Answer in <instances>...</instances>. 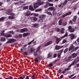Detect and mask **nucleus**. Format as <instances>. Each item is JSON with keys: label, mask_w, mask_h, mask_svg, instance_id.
Segmentation results:
<instances>
[{"label": "nucleus", "mask_w": 79, "mask_h": 79, "mask_svg": "<svg viewBox=\"0 0 79 79\" xmlns=\"http://www.w3.org/2000/svg\"><path fill=\"white\" fill-rule=\"evenodd\" d=\"M40 47L39 46L37 49L36 52H35L33 53V55L35 56H37L38 58H40V54H41V52L40 51Z\"/></svg>", "instance_id": "obj_1"}, {"label": "nucleus", "mask_w": 79, "mask_h": 79, "mask_svg": "<svg viewBox=\"0 0 79 79\" xmlns=\"http://www.w3.org/2000/svg\"><path fill=\"white\" fill-rule=\"evenodd\" d=\"M68 30L70 32H74L75 31V30L73 28H72V27L71 26L68 27Z\"/></svg>", "instance_id": "obj_2"}, {"label": "nucleus", "mask_w": 79, "mask_h": 79, "mask_svg": "<svg viewBox=\"0 0 79 79\" xmlns=\"http://www.w3.org/2000/svg\"><path fill=\"white\" fill-rule=\"evenodd\" d=\"M28 31V29L27 28H24L23 29H21L20 31L19 30H18L17 31V32H26Z\"/></svg>", "instance_id": "obj_3"}, {"label": "nucleus", "mask_w": 79, "mask_h": 79, "mask_svg": "<svg viewBox=\"0 0 79 79\" xmlns=\"http://www.w3.org/2000/svg\"><path fill=\"white\" fill-rule=\"evenodd\" d=\"M10 15L12 16H9L8 18L9 19H15V17L14 16L15 15V14L11 13L10 14Z\"/></svg>", "instance_id": "obj_4"}, {"label": "nucleus", "mask_w": 79, "mask_h": 79, "mask_svg": "<svg viewBox=\"0 0 79 79\" xmlns=\"http://www.w3.org/2000/svg\"><path fill=\"white\" fill-rule=\"evenodd\" d=\"M71 14V12H69L68 13H67L66 14H64V15L63 16H62V18H64V17H65V16H68V15H70Z\"/></svg>", "instance_id": "obj_5"}, {"label": "nucleus", "mask_w": 79, "mask_h": 79, "mask_svg": "<svg viewBox=\"0 0 79 79\" xmlns=\"http://www.w3.org/2000/svg\"><path fill=\"white\" fill-rule=\"evenodd\" d=\"M16 41V40L13 39H10L9 41H8V43H13V42H15Z\"/></svg>", "instance_id": "obj_6"}, {"label": "nucleus", "mask_w": 79, "mask_h": 79, "mask_svg": "<svg viewBox=\"0 0 79 79\" xmlns=\"http://www.w3.org/2000/svg\"><path fill=\"white\" fill-rule=\"evenodd\" d=\"M63 48V46H58L56 45L55 47V48L56 50H59V49H60V48Z\"/></svg>", "instance_id": "obj_7"}, {"label": "nucleus", "mask_w": 79, "mask_h": 79, "mask_svg": "<svg viewBox=\"0 0 79 79\" xmlns=\"http://www.w3.org/2000/svg\"><path fill=\"white\" fill-rule=\"evenodd\" d=\"M39 6L38 5V4H37V3H34L33 7L35 9H36V8H38Z\"/></svg>", "instance_id": "obj_8"}, {"label": "nucleus", "mask_w": 79, "mask_h": 79, "mask_svg": "<svg viewBox=\"0 0 79 79\" xmlns=\"http://www.w3.org/2000/svg\"><path fill=\"white\" fill-rule=\"evenodd\" d=\"M77 56V54L73 53L72 55L71 56L73 58H74L75 57H76Z\"/></svg>", "instance_id": "obj_9"}, {"label": "nucleus", "mask_w": 79, "mask_h": 79, "mask_svg": "<svg viewBox=\"0 0 79 79\" xmlns=\"http://www.w3.org/2000/svg\"><path fill=\"white\" fill-rule=\"evenodd\" d=\"M52 43V41H49V42H48V43L46 44H45L44 45V46L47 47V46H48V45H50V44H51Z\"/></svg>", "instance_id": "obj_10"}, {"label": "nucleus", "mask_w": 79, "mask_h": 79, "mask_svg": "<svg viewBox=\"0 0 79 79\" xmlns=\"http://www.w3.org/2000/svg\"><path fill=\"white\" fill-rule=\"evenodd\" d=\"M34 41V40H33L30 42L29 43H28L27 44H25L24 45V46L25 47H27V45H30V44H32V42H33V41Z\"/></svg>", "instance_id": "obj_11"}, {"label": "nucleus", "mask_w": 79, "mask_h": 79, "mask_svg": "<svg viewBox=\"0 0 79 79\" xmlns=\"http://www.w3.org/2000/svg\"><path fill=\"white\" fill-rule=\"evenodd\" d=\"M4 37H11L12 35L11 34L6 35V34L4 35Z\"/></svg>", "instance_id": "obj_12"}, {"label": "nucleus", "mask_w": 79, "mask_h": 79, "mask_svg": "<svg viewBox=\"0 0 79 79\" xmlns=\"http://www.w3.org/2000/svg\"><path fill=\"white\" fill-rule=\"evenodd\" d=\"M48 10H51V11H53H53L55 10V7H50L48 9Z\"/></svg>", "instance_id": "obj_13"}, {"label": "nucleus", "mask_w": 79, "mask_h": 79, "mask_svg": "<svg viewBox=\"0 0 79 79\" xmlns=\"http://www.w3.org/2000/svg\"><path fill=\"white\" fill-rule=\"evenodd\" d=\"M70 35L71 36V39L72 40L74 39V37L75 36V35L74 34H71Z\"/></svg>", "instance_id": "obj_14"}, {"label": "nucleus", "mask_w": 79, "mask_h": 79, "mask_svg": "<svg viewBox=\"0 0 79 79\" xmlns=\"http://www.w3.org/2000/svg\"><path fill=\"white\" fill-rule=\"evenodd\" d=\"M37 3L38 6H39L40 5H43V4L44 3V2L42 1H40Z\"/></svg>", "instance_id": "obj_15"}, {"label": "nucleus", "mask_w": 79, "mask_h": 79, "mask_svg": "<svg viewBox=\"0 0 79 79\" xmlns=\"http://www.w3.org/2000/svg\"><path fill=\"white\" fill-rule=\"evenodd\" d=\"M47 58H49L50 59H52V53H49L48 56Z\"/></svg>", "instance_id": "obj_16"}, {"label": "nucleus", "mask_w": 79, "mask_h": 79, "mask_svg": "<svg viewBox=\"0 0 79 79\" xmlns=\"http://www.w3.org/2000/svg\"><path fill=\"white\" fill-rule=\"evenodd\" d=\"M60 40H61V39L58 38H56V44H58L59 42H60Z\"/></svg>", "instance_id": "obj_17"}, {"label": "nucleus", "mask_w": 79, "mask_h": 79, "mask_svg": "<svg viewBox=\"0 0 79 79\" xmlns=\"http://www.w3.org/2000/svg\"><path fill=\"white\" fill-rule=\"evenodd\" d=\"M26 16H29L31 15V12L29 11H27L26 13Z\"/></svg>", "instance_id": "obj_18"}, {"label": "nucleus", "mask_w": 79, "mask_h": 79, "mask_svg": "<svg viewBox=\"0 0 79 79\" xmlns=\"http://www.w3.org/2000/svg\"><path fill=\"white\" fill-rule=\"evenodd\" d=\"M29 9L31 11H33L34 10V8H33V6L31 5H30L29 7Z\"/></svg>", "instance_id": "obj_19"}, {"label": "nucleus", "mask_w": 79, "mask_h": 79, "mask_svg": "<svg viewBox=\"0 0 79 79\" xmlns=\"http://www.w3.org/2000/svg\"><path fill=\"white\" fill-rule=\"evenodd\" d=\"M75 61L77 63L79 61V57H77V58L75 60Z\"/></svg>", "instance_id": "obj_20"}, {"label": "nucleus", "mask_w": 79, "mask_h": 79, "mask_svg": "<svg viewBox=\"0 0 79 79\" xmlns=\"http://www.w3.org/2000/svg\"><path fill=\"white\" fill-rule=\"evenodd\" d=\"M75 61L77 63L79 61V57H77V58L75 60Z\"/></svg>", "instance_id": "obj_21"}, {"label": "nucleus", "mask_w": 79, "mask_h": 79, "mask_svg": "<svg viewBox=\"0 0 79 79\" xmlns=\"http://www.w3.org/2000/svg\"><path fill=\"white\" fill-rule=\"evenodd\" d=\"M77 16H75L73 19V22H75V21H76V19H77Z\"/></svg>", "instance_id": "obj_22"}, {"label": "nucleus", "mask_w": 79, "mask_h": 79, "mask_svg": "<svg viewBox=\"0 0 79 79\" xmlns=\"http://www.w3.org/2000/svg\"><path fill=\"white\" fill-rule=\"evenodd\" d=\"M6 17H2L0 19V21H3V20H4L5 19H6Z\"/></svg>", "instance_id": "obj_23"}, {"label": "nucleus", "mask_w": 79, "mask_h": 79, "mask_svg": "<svg viewBox=\"0 0 79 79\" xmlns=\"http://www.w3.org/2000/svg\"><path fill=\"white\" fill-rule=\"evenodd\" d=\"M64 28H61V30L60 31V32L62 34H64Z\"/></svg>", "instance_id": "obj_24"}, {"label": "nucleus", "mask_w": 79, "mask_h": 79, "mask_svg": "<svg viewBox=\"0 0 79 79\" xmlns=\"http://www.w3.org/2000/svg\"><path fill=\"white\" fill-rule=\"evenodd\" d=\"M74 48V47L73 46H72L69 49V51H70L71 50H73V48Z\"/></svg>", "instance_id": "obj_25"}, {"label": "nucleus", "mask_w": 79, "mask_h": 79, "mask_svg": "<svg viewBox=\"0 0 79 79\" xmlns=\"http://www.w3.org/2000/svg\"><path fill=\"white\" fill-rule=\"evenodd\" d=\"M35 50V49H34V48H32L30 49V52L31 53H33V52H34Z\"/></svg>", "instance_id": "obj_26"}, {"label": "nucleus", "mask_w": 79, "mask_h": 79, "mask_svg": "<svg viewBox=\"0 0 79 79\" xmlns=\"http://www.w3.org/2000/svg\"><path fill=\"white\" fill-rule=\"evenodd\" d=\"M63 19H61L59 21V24L60 26H61V21H62Z\"/></svg>", "instance_id": "obj_27"}, {"label": "nucleus", "mask_w": 79, "mask_h": 79, "mask_svg": "<svg viewBox=\"0 0 79 79\" xmlns=\"http://www.w3.org/2000/svg\"><path fill=\"white\" fill-rule=\"evenodd\" d=\"M75 61V60H73L72 62V63L71 64V65H74L75 64H77V63Z\"/></svg>", "instance_id": "obj_28"}, {"label": "nucleus", "mask_w": 79, "mask_h": 79, "mask_svg": "<svg viewBox=\"0 0 79 79\" xmlns=\"http://www.w3.org/2000/svg\"><path fill=\"white\" fill-rule=\"evenodd\" d=\"M72 56H69L67 60H68V61H71V59L72 58Z\"/></svg>", "instance_id": "obj_29"}, {"label": "nucleus", "mask_w": 79, "mask_h": 79, "mask_svg": "<svg viewBox=\"0 0 79 79\" xmlns=\"http://www.w3.org/2000/svg\"><path fill=\"white\" fill-rule=\"evenodd\" d=\"M23 37H25L28 35V33H24L23 34Z\"/></svg>", "instance_id": "obj_30"}, {"label": "nucleus", "mask_w": 79, "mask_h": 79, "mask_svg": "<svg viewBox=\"0 0 79 79\" xmlns=\"http://www.w3.org/2000/svg\"><path fill=\"white\" fill-rule=\"evenodd\" d=\"M38 26H39V24L38 23L35 24L33 25V26L35 27H37Z\"/></svg>", "instance_id": "obj_31"}, {"label": "nucleus", "mask_w": 79, "mask_h": 79, "mask_svg": "<svg viewBox=\"0 0 79 79\" xmlns=\"http://www.w3.org/2000/svg\"><path fill=\"white\" fill-rule=\"evenodd\" d=\"M4 32H5V31H2L1 32V35H3V36H4V35H5V34H6V33H3Z\"/></svg>", "instance_id": "obj_32"}, {"label": "nucleus", "mask_w": 79, "mask_h": 79, "mask_svg": "<svg viewBox=\"0 0 79 79\" xmlns=\"http://www.w3.org/2000/svg\"><path fill=\"white\" fill-rule=\"evenodd\" d=\"M29 6H25L23 7V10H27L28 9Z\"/></svg>", "instance_id": "obj_33"}, {"label": "nucleus", "mask_w": 79, "mask_h": 79, "mask_svg": "<svg viewBox=\"0 0 79 79\" xmlns=\"http://www.w3.org/2000/svg\"><path fill=\"white\" fill-rule=\"evenodd\" d=\"M42 11V9H39L35 10V12H38V11Z\"/></svg>", "instance_id": "obj_34"}, {"label": "nucleus", "mask_w": 79, "mask_h": 79, "mask_svg": "<svg viewBox=\"0 0 79 79\" xmlns=\"http://www.w3.org/2000/svg\"><path fill=\"white\" fill-rule=\"evenodd\" d=\"M12 11H13V10L12 9L8 10L7 14H8V13H11Z\"/></svg>", "instance_id": "obj_35"}, {"label": "nucleus", "mask_w": 79, "mask_h": 79, "mask_svg": "<svg viewBox=\"0 0 79 79\" xmlns=\"http://www.w3.org/2000/svg\"><path fill=\"white\" fill-rule=\"evenodd\" d=\"M48 7H49L48 3H47L46 4L45 6H44V8H48Z\"/></svg>", "instance_id": "obj_36"}, {"label": "nucleus", "mask_w": 79, "mask_h": 79, "mask_svg": "<svg viewBox=\"0 0 79 79\" xmlns=\"http://www.w3.org/2000/svg\"><path fill=\"white\" fill-rule=\"evenodd\" d=\"M68 48H67L65 49L64 51V53H66V52H68Z\"/></svg>", "instance_id": "obj_37"}, {"label": "nucleus", "mask_w": 79, "mask_h": 79, "mask_svg": "<svg viewBox=\"0 0 79 79\" xmlns=\"http://www.w3.org/2000/svg\"><path fill=\"white\" fill-rule=\"evenodd\" d=\"M67 42V40L66 39H65L63 41L62 44H64L65 43H66V42Z\"/></svg>", "instance_id": "obj_38"}, {"label": "nucleus", "mask_w": 79, "mask_h": 79, "mask_svg": "<svg viewBox=\"0 0 79 79\" xmlns=\"http://www.w3.org/2000/svg\"><path fill=\"white\" fill-rule=\"evenodd\" d=\"M67 2H68V0H65L64 2L63 3V5H65L66 3H67Z\"/></svg>", "instance_id": "obj_39"}, {"label": "nucleus", "mask_w": 79, "mask_h": 79, "mask_svg": "<svg viewBox=\"0 0 79 79\" xmlns=\"http://www.w3.org/2000/svg\"><path fill=\"white\" fill-rule=\"evenodd\" d=\"M1 41H3V42H4V41H5L6 40L5 38H2L1 39Z\"/></svg>", "instance_id": "obj_40"}, {"label": "nucleus", "mask_w": 79, "mask_h": 79, "mask_svg": "<svg viewBox=\"0 0 79 79\" xmlns=\"http://www.w3.org/2000/svg\"><path fill=\"white\" fill-rule=\"evenodd\" d=\"M47 13L48 14V15H52V12H47Z\"/></svg>", "instance_id": "obj_41"}, {"label": "nucleus", "mask_w": 79, "mask_h": 79, "mask_svg": "<svg viewBox=\"0 0 79 79\" xmlns=\"http://www.w3.org/2000/svg\"><path fill=\"white\" fill-rule=\"evenodd\" d=\"M8 33H9V34H14V33L13 31H8Z\"/></svg>", "instance_id": "obj_42"}, {"label": "nucleus", "mask_w": 79, "mask_h": 79, "mask_svg": "<svg viewBox=\"0 0 79 79\" xmlns=\"http://www.w3.org/2000/svg\"><path fill=\"white\" fill-rule=\"evenodd\" d=\"M67 25V22H64L63 23V25L64 26H66Z\"/></svg>", "instance_id": "obj_43"}, {"label": "nucleus", "mask_w": 79, "mask_h": 79, "mask_svg": "<svg viewBox=\"0 0 79 79\" xmlns=\"http://www.w3.org/2000/svg\"><path fill=\"white\" fill-rule=\"evenodd\" d=\"M14 4L15 5H19L20 3H19V2H15V3H14Z\"/></svg>", "instance_id": "obj_44"}, {"label": "nucleus", "mask_w": 79, "mask_h": 79, "mask_svg": "<svg viewBox=\"0 0 79 79\" xmlns=\"http://www.w3.org/2000/svg\"><path fill=\"white\" fill-rule=\"evenodd\" d=\"M48 5H49V6H53V4L48 3Z\"/></svg>", "instance_id": "obj_45"}, {"label": "nucleus", "mask_w": 79, "mask_h": 79, "mask_svg": "<svg viewBox=\"0 0 79 79\" xmlns=\"http://www.w3.org/2000/svg\"><path fill=\"white\" fill-rule=\"evenodd\" d=\"M24 78H25V76L24 75L22 77H20V79H24Z\"/></svg>", "instance_id": "obj_46"}, {"label": "nucleus", "mask_w": 79, "mask_h": 79, "mask_svg": "<svg viewBox=\"0 0 79 79\" xmlns=\"http://www.w3.org/2000/svg\"><path fill=\"white\" fill-rule=\"evenodd\" d=\"M68 35V33H66L63 36V37H66Z\"/></svg>", "instance_id": "obj_47"}, {"label": "nucleus", "mask_w": 79, "mask_h": 79, "mask_svg": "<svg viewBox=\"0 0 79 79\" xmlns=\"http://www.w3.org/2000/svg\"><path fill=\"white\" fill-rule=\"evenodd\" d=\"M57 56V54H55L53 56V58H56Z\"/></svg>", "instance_id": "obj_48"}, {"label": "nucleus", "mask_w": 79, "mask_h": 79, "mask_svg": "<svg viewBox=\"0 0 79 79\" xmlns=\"http://www.w3.org/2000/svg\"><path fill=\"white\" fill-rule=\"evenodd\" d=\"M28 19H33V17H28Z\"/></svg>", "instance_id": "obj_49"}, {"label": "nucleus", "mask_w": 79, "mask_h": 79, "mask_svg": "<svg viewBox=\"0 0 79 79\" xmlns=\"http://www.w3.org/2000/svg\"><path fill=\"white\" fill-rule=\"evenodd\" d=\"M39 14H34V16H38Z\"/></svg>", "instance_id": "obj_50"}, {"label": "nucleus", "mask_w": 79, "mask_h": 79, "mask_svg": "<svg viewBox=\"0 0 79 79\" xmlns=\"http://www.w3.org/2000/svg\"><path fill=\"white\" fill-rule=\"evenodd\" d=\"M37 18H36V17H34L33 18V20L35 21H37Z\"/></svg>", "instance_id": "obj_51"}, {"label": "nucleus", "mask_w": 79, "mask_h": 79, "mask_svg": "<svg viewBox=\"0 0 79 79\" xmlns=\"http://www.w3.org/2000/svg\"><path fill=\"white\" fill-rule=\"evenodd\" d=\"M79 48V46H77V47H76L75 48V50H77L78 49V48Z\"/></svg>", "instance_id": "obj_52"}, {"label": "nucleus", "mask_w": 79, "mask_h": 79, "mask_svg": "<svg viewBox=\"0 0 79 79\" xmlns=\"http://www.w3.org/2000/svg\"><path fill=\"white\" fill-rule=\"evenodd\" d=\"M74 76V74H73L71 75L70 76H69V77L70 78H71V77H73V76Z\"/></svg>", "instance_id": "obj_53"}, {"label": "nucleus", "mask_w": 79, "mask_h": 79, "mask_svg": "<svg viewBox=\"0 0 79 79\" xmlns=\"http://www.w3.org/2000/svg\"><path fill=\"white\" fill-rule=\"evenodd\" d=\"M8 78L9 79H13V77L12 76H10L9 77H8Z\"/></svg>", "instance_id": "obj_54"}, {"label": "nucleus", "mask_w": 79, "mask_h": 79, "mask_svg": "<svg viewBox=\"0 0 79 79\" xmlns=\"http://www.w3.org/2000/svg\"><path fill=\"white\" fill-rule=\"evenodd\" d=\"M41 18H45V15H43L41 16Z\"/></svg>", "instance_id": "obj_55"}, {"label": "nucleus", "mask_w": 79, "mask_h": 79, "mask_svg": "<svg viewBox=\"0 0 79 79\" xmlns=\"http://www.w3.org/2000/svg\"><path fill=\"white\" fill-rule=\"evenodd\" d=\"M19 3H24V1H19Z\"/></svg>", "instance_id": "obj_56"}, {"label": "nucleus", "mask_w": 79, "mask_h": 79, "mask_svg": "<svg viewBox=\"0 0 79 79\" xmlns=\"http://www.w3.org/2000/svg\"><path fill=\"white\" fill-rule=\"evenodd\" d=\"M69 69H71L70 68H67L65 69V71H68V70H69Z\"/></svg>", "instance_id": "obj_57"}, {"label": "nucleus", "mask_w": 79, "mask_h": 79, "mask_svg": "<svg viewBox=\"0 0 79 79\" xmlns=\"http://www.w3.org/2000/svg\"><path fill=\"white\" fill-rule=\"evenodd\" d=\"M52 66H53V64H52L51 63L49 64V66H50V67H52Z\"/></svg>", "instance_id": "obj_58"}, {"label": "nucleus", "mask_w": 79, "mask_h": 79, "mask_svg": "<svg viewBox=\"0 0 79 79\" xmlns=\"http://www.w3.org/2000/svg\"><path fill=\"white\" fill-rule=\"evenodd\" d=\"M57 56L59 58H60V56H61V54H58L57 55Z\"/></svg>", "instance_id": "obj_59"}, {"label": "nucleus", "mask_w": 79, "mask_h": 79, "mask_svg": "<svg viewBox=\"0 0 79 79\" xmlns=\"http://www.w3.org/2000/svg\"><path fill=\"white\" fill-rule=\"evenodd\" d=\"M35 61H38V59H37V58H35Z\"/></svg>", "instance_id": "obj_60"}, {"label": "nucleus", "mask_w": 79, "mask_h": 79, "mask_svg": "<svg viewBox=\"0 0 79 79\" xmlns=\"http://www.w3.org/2000/svg\"><path fill=\"white\" fill-rule=\"evenodd\" d=\"M69 23L73 24V21H72L71 20L69 22Z\"/></svg>", "instance_id": "obj_61"}, {"label": "nucleus", "mask_w": 79, "mask_h": 79, "mask_svg": "<svg viewBox=\"0 0 79 79\" xmlns=\"http://www.w3.org/2000/svg\"><path fill=\"white\" fill-rule=\"evenodd\" d=\"M63 52V49H62L60 50V53H62Z\"/></svg>", "instance_id": "obj_62"}, {"label": "nucleus", "mask_w": 79, "mask_h": 79, "mask_svg": "<svg viewBox=\"0 0 79 79\" xmlns=\"http://www.w3.org/2000/svg\"><path fill=\"white\" fill-rule=\"evenodd\" d=\"M31 78H32L33 79H35V77L34 76V75H33L31 77Z\"/></svg>", "instance_id": "obj_63"}, {"label": "nucleus", "mask_w": 79, "mask_h": 79, "mask_svg": "<svg viewBox=\"0 0 79 79\" xmlns=\"http://www.w3.org/2000/svg\"><path fill=\"white\" fill-rule=\"evenodd\" d=\"M76 66L77 68H79V63L77 64H76Z\"/></svg>", "instance_id": "obj_64"}]
</instances>
